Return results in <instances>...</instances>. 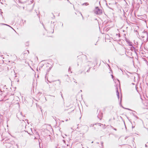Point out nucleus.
Here are the masks:
<instances>
[{
  "label": "nucleus",
  "instance_id": "obj_1",
  "mask_svg": "<svg viewBox=\"0 0 148 148\" xmlns=\"http://www.w3.org/2000/svg\"><path fill=\"white\" fill-rule=\"evenodd\" d=\"M94 11L95 13L97 15H100L102 13V10L99 9L98 7H96Z\"/></svg>",
  "mask_w": 148,
  "mask_h": 148
},
{
  "label": "nucleus",
  "instance_id": "obj_2",
  "mask_svg": "<svg viewBox=\"0 0 148 148\" xmlns=\"http://www.w3.org/2000/svg\"><path fill=\"white\" fill-rule=\"evenodd\" d=\"M40 64H41L42 65H43L44 66L46 67V69L47 70H50L51 67V65L47 63H45V64H43L42 62H41Z\"/></svg>",
  "mask_w": 148,
  "mask_h": 148
},
{
  "label": "nucleus",
  "instance_id": "obj_3",
  "mask_svg": "<svg viewBox=\"0 0 148 148\" xmlns=\"http://www.w3.org/2000/svg\"><path fill=\"white\" fill-rule=\"evenodd\" d=\"M31 132H32V129L31 128H29L28 130H26V131H24L22 132V135L23 136V134H24L26 135L28 134H29L31 135L32 134L31 133Z\"/></svg>",
  "mask_w": 148,
  "mask_h": 148
},
{
  "label": "nucleus",
  "instance_id": "obj_4",
  "mask_svg": "<svg viewBox=\"0 0 148 148\" xmlns=\"http://www.w3.org/2000/svg\"><path fill=\"white\" fill-rule=\"evenodd\" d=\"M126 41L130 47V49L131 50H132L133 49H134V47L133 46L132 43L128 39H126Z\"/></svg>",
  "mask_w": 148,
  "mask_h": 148
},
{
  "label": "nucleus",
  "instance_id": "obj_5",
  "mask_svg": "<svg viewBox=\"0 0 148 148\" xmlns=\"http://www.w3.org/2000/svg\"><path fill=\"white\" fill-rule=\"evenodd\" d=\"M116 95H117V97L119 99V92H118V88H116Z\"/></svg>",
  "mask_w": 148,
  "mask_h": 148
},
{
  "label": "nucleus",
  "instance_id": "obj_6",
  "mask_svg": "<svg viewBox=\"0 0 148 148\" xmlns=\"http://www.w3.org/2000/svg\"><path fill=\"white\" fill-rule=\"evenodd\" d=\"M88 3H85L83 4V5H88Z\"/></svg>",
  "mask_w": 148,
  "mask_h": 148
},
{
  "label": "nucleus",
  "instance_id": "obj_7",
  "mask_svg": "<svg viewBox=\"0 0 148 148\" xmlns=\"http://www.w3.org/2000/svg\"><path fill=\"white\" fill-rule=\"evenodd\" d=\"M71 70L70 68V67H69V70Z\"/></svg>",
  "mask_w": 148,
  "mask_h": 148
},
{
  "label": "nucleus",
  "instance_id": "obj_8",
  "mask_svg": "<svg viewBox=\"0 0 148 148\" xmlns=\"http://www.w3.org/2000/svg\"><path fill=\"white\" fill-rule=\"evenodd\" d=\"M121 99H120V102H121Z\"/></svg>",
  "mask_w": 148,
  "mask_h": 148
},
{
  "label": "nucleus",
  "instance_id": "obj_9",
  "mask_svg": "<svg viewBox=\"0 0 148 148\" xmlns=\"http://www.w3.org/2000/svg\"><path fill=\"white\" fill-rule=\"evenodd\" d=\"M36 138V137L35 136L34 137V139H35Z\"/></svg>",
  "mask_w": 148,
  "mask_h": 148
},
{
  "label": "nucleus",
  "instance_id": "obj_10",
  "mask_svg": "<svg viewBox=\"0 0 148 148\" xmlns=\"http://www.w3.org/2000/svg\"><path fill=\"white\" fill-rule=\"evenodd\" d=\"M4 25H8V26H9V25H6V24H4Z\"/></svg>",
  "mask_w": 148,
  "mask_h": 148
},
{
  "label": "nucleus",
  "instance_id": "obj_11",
  "mask_svg": "<svg viewBox=\"0 0 148 148\" xmlns=\"http://www.w3.org/2000/svg\"><path fill=\"white\" fill-rule=\"evenodd\" d=\"M74 82H75V83H77V82H76V81H74Z\"/></svg>",
  "mask_w": 148,
  "mask_h": 148
},
{
  "label": "nucleus",
  "instance_id": "obj_12",
  "mask_svg": "<svg viewBox=\"0 0 148 148\" xmlns=\"http://www.w3.org/2000/svg\"><path fill=\"white\" fill-rule=\"evenodd\" d=\"M112 78H113V75H112Z\"/></svg>",
  "mask_w": 148,
  "mask_h": 148
},
{
  "label": "nucleus",
  "instance_id": "obj_13",
  "mask_svg": "<svg viewBox=\"0 0 148 148\" xmlns=\"http://www.w3.org/2000/svg\"><path fill=\"white\" fill-rule=\"evenodd\" d=\"M88 71H88V70L87 71V72H88Z\"/></svg>",
  "mask_w": 148,
  "mask_h": 148
},
{
  "label": "nucleus",
  "instance_id": "obj_14",
  "mask_svg": "<svg viewBox=\"0 0 148 148\" xmlns=\"http://www.w3.org/2000/svg\"><path fill=\"white\" fill-rule=\"evenodd\" d=\"M23 9H24V7H23Z\"/></svg>",
  "mask_w": 148,
  "mask_h": 148
},
{
  "label": "nucleus",
  "instance_id": "obj_15",
  "mask_svg": "<svg viewBox=\"0 0 148 148\" xmlns=\"http://www.w3.org/2000/svg\"><path fill=\"white\" fill-rule=\"evenodd\" d=\"M114 129V130H116L115 129Z\"/></svg>",
  "mask_w": 148,
  "mask_h": 148
},
{
  "label": "nucleus",
  "instance_id": "obj_16",
  "mask_svg": "<svg viewBox=\"0 0 148 148\" xmlns=\"http://www.w3.org/2000/svg\"><path fill=\"white\" fill-rule=\"evenodd\" d=\"M37 135H38V134H37Z\"/></svg>",
  "mask_w": 148,
  "mask_h": 148
},
{
  "label": "nucleus",
  "instance_id": "obj_17",
  "mask_svg": "<svg viewBox=\"0 0 148 148\" xmlns=\"http://www.w3.org/2000/svg\"><path fill=\"white\" fill-rule=\"evenodd\" d=\"M93 143V142L92 141V143Z\"/></svg>",
  "mask_w": 148,
  "mask_h": 148
}]
</instances>
